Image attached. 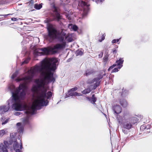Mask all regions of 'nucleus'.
I'll use <instances>...</instances> for the list:
<instances>
[{
    "label": "nucleus",
    "instance_id": "obj_45",
    "mask_svg": "<svg viewBox=\"0 0 152 152\" xmlns=\"http://www.w3.org/2000/svg\"><path fill=\"white\" fill-rule=\"evenodd\" d=\"M20 137H18V139H20Z\"/></svg>",
    "mask_w": 152,
    "mask_h": 152
},
{
    "label": "nucleus",
    "instance_id": "obj_15",
    "mask_svg": "<svg viewBox=\"0 0 152 152\" xmlns=\"http://www.w3.org/2000/svg\"><path fill=\"white\" fill-rule=\"evenodd\" d=\"M13 147L14 150H16V149H19L18 148H19V145L17 142H15L13 144Z\"/></svg>",
    "mask_w": 152,
    "mask_h": 152
},
{
    "label": "nucleus",
    "instance_id": "obj_26",
    "mask_svg": "<svg viewBox=\"0 0 152 152\" xmlns=\"http://www.w3.org/2000/svg\"><path fill=\"white\" fill-rule=\"evenodd\" d=\"M128 130L127 129H126L124 128H122V131L125 134H127L128 133Z\"/></svg>",
    "mask_w": 152,
    "mask_h": 152
},
{
    "label": "nucleus",
    "instance_id": "obj_12",
    "mask_svg": "<svg viewBox=\"0 0 152 152\" xmlns=\"http://www.w3.org/2000/svg\"><path fill=\"white\" fill-rule=\"evenodd\" d=\"M120 104L124 107H126L128 105L126 101L124 99H121L120 100Z\"/></svg>",
    "mask_w": 152,
    "mask_h": 152
},
{
    "label": "nucleus",
    "instance_id": "obj_11",
    "mask_svg": "<svg viewBox=\"0 0 152 152\" xmlns=\"http://www.w3.org/2000/svg\"><path fill=\"white\" fill-rule=\"evenodd\" d=\"M87 98L91 103L93 104H95V102L97 100L96 98L95 97L94 94L92 95L91 98L88 97Z\"/></svg>",
    "mask_w": 152,
    "mask_h": 152
},
{
    "label": "nucleus",
    "instance_id": "obj_14",
    "mask_svg": "<svg viewBox=\"0 0 152 152\" xmlns=\"http://www.w3.org/2000/svg\"><path fill=\"white\" fill-rule=\"evenodd\" d=\"M69 95L70 96H80L82 95V94L80 93H78L76 92H70L69 94Z\"/></svg>",
    "mask_w": 152,
    "mask_h": 152
},
{
    "label": "nucleus",
    "instance_id": "obj_20",
    "mask_svg": "<svg viewBox=\"0 0 152 152\" xmlns=\"http://www.w3.org/2000/svg\"><path fill=\"white\" fill-rule=\"evenodd\" d=\"M29 60H30V58H28L24 60V61L22 62V63L21 64V65H23V64H24L28 63V62Z\"/></svg>",
    "mask_w": 152,
    "mask_h": 152
},
{
    "label": "nucleus",
    "instance_id": "obj_47",
    "mask_svg": "<svg viewBox=\"0 0 152 152\" xmlns=\"http://www.w3.org/2000/svg\"><path fill=\"white\" fill-rule=\"evenodd\" d=\"M92 0L94 1V0Z\"/></svg>",
    "mask_w": 152,
    "mask_h": 152
},
{
    "label": "nucleus",
    "instance_id": "obj_43",
    "mask_svg": "<svg viewBox=\"0 0 152 152\" xmlns=\"http://www.w3.org/2000/svg\"><path fill=\"white\" fill-rule=\"evenodd\" d=\"M12 134H13V133H11V134H10V137H11V136H12Z\"/></svg>",
    "mask_w": 152,
    "mask_h": 152
},
{
    "label": "nucleus",
    "instance_id": "obj_13",
    "mask_svg": "<svg viewBox=\"0 0 152 152\" xmlns=\"http://www.w3.org/2000/svg\"><path fill=\"white\" fill-rule=\"evenodd\" d=\"M68 28L71 29L75 31H76L78 29V27L77 26L75 25H73L72 24H69L68 25Z\"/></svg>",
    "mask_w": 152,
    "mask_h": 152
},
{
    "label": "nucleus",
    "instance_id": "obj_28",
    "mask_svg": "<svg viewBox=\"0 0 152 152\" xmlns=\"http://www.w3.org/2000/svg\"><path fill=\"white\" fill-rule=\"evenodd\" d=\"M120 39V38L119 39H114L112 41V43H114L116 42H118L119 41V40Z\"/></svg>",
    "mask_w": 152,
    "mask_h": 152
},
{
    "label": "nucleus",
    "instance_id": "obj_24",
    "mask_svg": "<svg viewBox=\"0 0 152 152\" xmlns=\"http://www.w3.org/2000/svg\"><path fill=\"white\" fill-rule=\"evenodd\" d=\"M83 52L81 50H77L76 52V53L77 55H82L83 54Z\"/></svg>",
    "mask_w": 152,
    "mask_h": 152
},
{
    "label": "nucleus",
    "instance_id": "obj_31",
    "mask_svg": "<svg viewBox=\"0 0 152 152\" xmlns=\"http://www.w3.org/2000/svg\"><path fill=\"white\" fill-rule=\"evenodd\" d=\"M22 114V113L20 112H16L15 113V115L17 116L20 115Z\"/></svg>",
    "mask_w": 152,
    "mask_h": 152
},
{
    "label": "nucleus",
    "instance_id": "obj_39",
    "mask_svg": "<svg viewBox=\"0 0 152 152\" xmlns=\"http://www.w3.org/2000/svg\"><path fill=\"white\" fill-rule=\"evenodd\" d=\"M66 17L67 18L70 20H71V18L69 17V15H68L67 16H66Z\"/></svg>",
    "mask_w": 152,
    "mask_h": 152
},
{
    "label": "nucleus",
    "instance_id": "obj_38",
    "mask_svg": "<svg viewBox=\"0 0 152 152\" xmlns=\"http://www.w3.org/2000/svg\"><path fill=\"white\" fill-rule=\"evenodd\" d=\"M113 54H116L117 52V50H114L113 51Z\"/></svg>",
    "mask_w": 152,
    "mask_h": 152
},
{
    "label": "nucleus",
    "instance_id": "obj_44",
    "mask_svg": "<svg viewBox=\"0 0 152 152\" xmlns=\"http://www.w3.org/2000/svg\"><path fill=\"white\" fill-rule=\"evenodd\" d=\"M65 37V39H66L68 38V37Z\"/></svg>",
    "mask_w": 152,
    "mask_h": 152
},
{
    "label": "nucleus",
    "instance_id": "obj_29",
    "mask_svg": "<svg viewBox=\"0 0 152 152\" xmlns=\"http://www.w3.org/2000/svg\"><path fill=\"white\" fill-rule=\"evenodd\" d=\"M77 87H75L74 88H73L72 89H71L69 91V92H71V91H74L76 90H77Z\"/></svg>",
    "mask_w": 152,
    "mask_h": 152
},
{
    "label": "nucleus",
    "instance_id": "obj_6",
    "mask_svg": "<svg viewBox=\"0 0 152 152\" xmlns=\"http://www.w3.org/2000/svg\"><path fill=\"white\" fill-rule=\"evenodd\" d=\"M54 10L53 12L54 15H53V19L51 21L55 20L59 21V20L62 19V16L60 15L59 12L58 11L57 8L55 6H53Z\"/></svg>",
    "mask_w": 152,
    "mask_h": 152
},
{
    "label": "nucleus",
    "instance_id": "obj_18",
    "mask_svg": "<svg viewBox=\"0 0 152 152\" xmlns=\"http://www.w3.org/2000/svg\"><path fill=\"white\" fill-rule=\"evenodd\" d=\"M42 7V5L41 4H35L34 6V8L37 10L40 9Z\"/></svg>",
    "mask_w": 152,
    "mask_h": 152
},
{
    "label": "nucleus",
    "instance_id": "obj_35",
    "mask_svg": "<svg viewBox=\"0 0 152 152\" xmlns=\"http://www.w3.org/2000/svg\"><path fill=\"white\" fill-rule=\"evenodd\" d=\"M11 15V14H7V15H0V16H4L5 17V16H7L8 15Z\"/></svg>",
    "mask_w": 152,
    "mask_h": 152
},
{
    "label": "nucleus",
    "instance_id": "obj_22",
    "mask_svg": "<svg viewBox=\"0 0 152 152\" xmlns=\"http://www.w3.org/2000/svg\"><path fill=\"white\" fill-rule=\"evenodd\" d=\"M22 146L21 144L20 146V149H16V150H15L16 152H22V151L20 150L22 149Z\"/></svg>",
    "mask_w": 152,
    "mask_h": 152
},
{
    "label": "nucleus",
    "instance_id": "obj_7",
    "mask_svg": "<svg viewBox=\"0 0 152 152\" xmlns=\"http://www.w3.org/2000/svg\"><path fill=\"white\" fill-rule=\"evenodd\" d=\"M79 5L83 7L84 12H87L89 10L88 6L89 5L87 4L85 1H81L79 2Z\"/></svg>",
    "mask_w": 152,
    "mask_h": 152
},
{
    "label": "nucleus",
    "instance_id": "obj_2",
    "mask_svg": "<svg viewBox=\"0 0 152 152\" xmlns=\"http://www.w3.org/2000/svg\"><path fill=\"white\" fill-rule=\"evenodd\" d=\"M48 34L45 36V38L51 42L55 39H57L61 43H57L53 48H39L34 50V53L36 56H41L48 55L50 52L53 54L59 53L64 49L66 46V42L64 40L65 35L62 34L59 31L56 30L52 27H49L47 28Z\"/></svg>",
    "mask_w": 152,
    "mask_h": 152
},
{
    "label": "nucleus",
    "instance_id": "obj_9",
    "mask_svg": "<svg viewBox=\"0 0 152 152\" xmlns=\"http://www.w3.org/2000/svg\"><path fill=\"white\" fill-rule=\"evenodd\" d=\"M17 126L18 132L20 133V135L21 133H22L24 126H23L22 125V123H17Z\"/></svg>",
    "mask_w": 152,
    "mask_h": 152
},
{
    "label": "nucleus",
    "instance_id": "obj_40",
    "mask_svg": "<svg viewBox=\"0 0 152 152\" xmlns=\"http://www.w3.org/2000/svg\"><path fill=\"white\" fill-rule=\"evenodd\" d=\"M95 1L97 3H98L99 2V0H95Z\"/></svg>",
    "mask_w": 152,
    "mask_h": 152
},
{
    "label": "nucleus",
    "instance_id": "obj_23",
    "mask_svg": "<svg viewBox=\"0 0 152 152\" xmlns=\"http://www.w3.org/2000/svg\"><path fill=\"white\" fill-rule=\"evenodd\" d=\"M5 134V131L3 129L0 131V136L2 137Z\"/></svg>",
    "mask_w": 152,
    "mask_h": 152
},
{
    "label": "nucleus",
    "instance_id": "obj_10",
    "mask_svg": "<svg viewBox=\"0 0 152 152\" xmlns=\"http://www.w3.org/2000/svg\"><path fill=\"white\" fill-rule=\"evenodd\" d=\"M124 62V60L123 58H120L119 60L117 61L116 62V66H118V68L120 69L122 66V64Z\"/></svg>",
    "mask_w": 152,
    "mask_h": 152
},
{
    "label": "nucleus",
    "instance_id": "obj_36",
    "mask_svg": "<svg viewBox=\"0 0 152 152\" xmlns=\"http://www.w3.org/2000/svg\"><path fill=\"white\" fill-rule=\"evenodd\" d=\"M17 20V19L16 18H11V20L13 21H16Z\"/></svg>",
    "mask_w": 152,
    "mask_h": 152
},
{
    "label": "nucleus",
    "instance_id": "obj_37",
    "mask_svg": "<svg viewBox=\"0 0 152 152\" xmlns=\"http://www.w3.org/2000/svg\"><path fill=\"white\" fill-rule=\"evenodd\" d=\"M7 122H8V120L7 119L4 122H3L2 123V124H5L6 123H7Z\"/></svg>",
    "mask_w": 152,
    "mask_h": 152
},
{
    "label": "nucleus",
    "instance_id": "obj_33",
    "mask_svg": "<svg viewBox=\"0 0 152 152\" xmlns=\"http://www.w3.org/2000/svg\"><path fill=\"white\" fill-rule=\"evenodd\" d=\"M72 39L71 38H68V39H67V41H68V42H71L72 41Z\"/></svg>",
    "mask_w": 152,
    "mask_h": 152
},
{
    "label": "nucleus",
    "instance_id": "obj_27",
    "mask_svg": "<svg viewBox=\"0 0 152 152\" xmlns=\"http://www.w3.org/2000/svg\"><path fill=\"white\" fill-rule=\"evenodd\" d=\"M140 129H150V126H148V127H146L145 126L143 125H142V126H140Z\"/></svg>",
    "mask_w": 152,
    "mask_h": 152
},
{
    "label": "nucleus",
    "instance_id": "obj_41",
    "mask_svg": "<svg viewBox=\"0 0 152 152\" xmlns=\"http://www.w3.org/2000/svg\"><path fill=\"white\" fill-rule=\"evenodd\" d=\"M124 91H123L122 92V94H121V95H122V96H123V95L124 94Z\"/></svg>",
    "mask_w": 152,
    "mask_h": 152
},
{
    "label": "nucleus",
    "instance_id": "obj_46",
    "mask_svg": "<svg viewBox=\"0 0 152 152\" xmlns=\"http://www.w3.org/2000/svg\"><path fill=\"white\" fill-rule=\"evenodd\" d=\"M105 74H104L103 75V76H105Z\"/></svg>",
    "mask_w": 152,
    "mask_h": 152
},
{
    "label": "nucleus",
    "instance_id": "obj_42",
    "mask_svg": "<svg viewBox=\"0 0 152 152\" xmlns=\"http://www.w3.org/2000/svg\"><path fill=\"white\" fill-rule=\"evenodd\" d=\"M104 0H100V2H102L103 1H104Z\"/></svg>",
    "mask_w": 152,
    "mask_h": 152
},
{
    "label": "nucleus",
    "instance_id": "obj_4",
    "mask_svg": "<svg viewBox=\"0 0 152 152\" xmlns=\"http://www.w3.org/2000/svg\"><path fill=\"white\" fill-rule=\"evenodd\" d=\"M103 77V76L101 75H99L97 77H96L93 80H89L88 81V83L90 84L95 83L91 85L89 87L91 91L94 90L98 86L100 83V80Z\"/></svg>",
    "mask_w": 152,
    "mask_h": 152
},
{
    "label": "nucleus",
    "instance_id": "obj_34",
    "mask_svg": "<svg viewBox=\"0 0 152 152\" xmlns=\"http://www.w3.org/2000/svg\"><path fill=\"white\" fill-rule=\"evenodd\" d=\"M103 52L101 53L99 55V57L100 58L102 57L103 56Z\"/></svg>",
    "mask_w": 152,
    "mask_h": 152
},
{
    "label": "nucleus",
    "instance_id": "obj_16",
    "mask_svg": "<svg viewBox=\"0 0 152 152\" xmlns=\"http://www.w3.org/2000/svg\"><path fill=\"white\" fill-rule=\"evenodd\" d=\"M94 72L92 70H87L86 71V72L85 74L86 76H88L92 74Z\"/></svg>",
    "mask_w": 152,
    "mask_h": 152
},
{
    "label": "nucleus",
    "instance_id": "obj_32",
    "mask_svg": "<svg viewBox=\"0 0 152 152\" xmlns=\"http://www.w3.org/2000/svg\"><path fill=\"white\" fill-rule=\"evenodd\" d=\"M105 34H103L101 40L100 41V40H99V41L101 42H102L103 40H104L105 39Z\"/></svg>",
    "mask_w": 152,
    "mask_h": 152
},
{
    "label": "nucleus",
    "instance_id": "obj_3",
    "mask_svg": "<svg viewBox=\"0 0 152 152\" xmlns=\"http://www.w3.org/2000/svg\"><path fill=\"white\" fill-rule=\"evenodd\" d=\"M129 115L127 112L124 113L123 116L117 117L118 122L122 124V128L129 130L131 129L133 125L137 123L138 119L136 117H132L129 118Z\"/></svg>",
    "mask_w": 152,
    "mask_h": 152
},
{
    "label": "nucleus",
    "instance_id": "obj_1",
    "mask_svg": "<svg viewBox=\"0 0 152 152\" xmlns=\"http://www.w3.org/2000/svg\"><path fill=\"white\" fill-rule=\"evenodd\" d=\"M57 58H46L41 62V64L36 65L29 70L28 75L15 79L17 82L23 81L18 88L15 89L12 84L9 87L12 96L7 101V106H0V111H8L10 108L16 111L26 110L27 115L23 122L28 123L29 116L35 113L37 110L48 105V99L52 95L51 91L46 93L48 87L45 83L55 81L53 72L56 69Z\"/></svg>",
    "mask_w": 152,
    "mask_h": 152
},
{
    "label": "nucleus",
    "instance_id": "obj_21",
    "mask_svg": "<svg viewBox=\"0 0 152 152\" xmlns=\"http://www.w3.org/2000/svg\"><path fill=\"white\" fill-rule=\"evenodd\" d=\"M18 71H16V72L14 73L11 77V78L12 79H14L15 77H16L17 75H18Z\"/></svg>",
    "mask_w": 152,
    "mask_h": 152
},
{
    "label": "nucleus",
    "instance_id": "obj_5",
    "mask_svg": "<svg viewBox=\"0 0 152 152\" xmlns=\"http://www.w3.org/2000/svg\"><path fill=\"white\" fill-rule=\"evenodd\" d=\"M12 142L11 140L9 142L7 141H4V144L1 143L0 144V152H8L7 149L9 145L12 144Z\"/></svg>",
    "mask_w": 152,
    "mask_h": 152
},
{
    "label": "nucleus",
    "instance_id": "obj_30",
    "mask_svg": "<svg viewBox=\"0 0 152 152\" xmlns=\"http://www.w3.org/2000/svg\"><path fill=\"white\" fill-rule=\"evenodd\" d=\"M119 69L118 68H115L114 69H113L112 71L111 72V73L114 72H117L118 71V69Z\"/></svg>",
    "mask_w": 152,
    "mask_h": 152
},
{
    "label": "nucleus",
    "instance_id": "obj_8",
    "mask_svg": "<svg viewBox=\"0 0 152 152\" xmlns=\"http://www.w3.org/2000/svg\"><path fill=\"white\" fill-rule=\"evenodd\" d=\"M113 109L114 113L117 114L120 113L122 111V108L119 105L113 106Z\"/></svg>",
    "mask_w": 152,
    "mask_h": 152
},
{
    "label": "nucleus",
    "instance_id": "obj_25",
    "mask_svg": "<svg viewBox=\"0 0 152 152\" xmlns=\"http://www.w3.org/2000/svg\"><path fill=\"white\" fill-rule=\"evenodd\" d=\"M116 66V64H113L112 66L110 67L108 69V70L109 71L110 70L112 69L114 67Z\"/></svg>",
    "mask_w": 152,
    "mask_h": 152
},
{
    "label": "nucleus",
    "instance_id": "obj_17",
    "mask_svg": "<svg viewBox=\"0 0 152 152\" xmlns=\"http://www.w3.org/2000/svg\"><path fill=\"white\" fill-rule=\"evenodd\" d=\"M91 90L90 88H88L85 89L82 92V93L84 94H88L90 92Z\"/></svg>",
    "mask_w": 152,
    "mask_h": 152
},
{
    "label": "nucleus",
    "instance_id": "obj_19",
    "mask_svg": "<svg viewBox=\"0 0 152 152\" xmlns=\"http://www.w3.org/2000/svg\"><path fill=\"white\" fill-rule=\"evenodd\" d=\"M108 55L106 54L103 58V62L105 63V64H106L108 60Z\"/></svg>",
    "mask_w": 152,
    "mask_h": 152
}]
</instances>
